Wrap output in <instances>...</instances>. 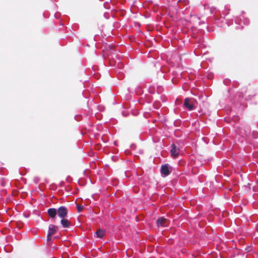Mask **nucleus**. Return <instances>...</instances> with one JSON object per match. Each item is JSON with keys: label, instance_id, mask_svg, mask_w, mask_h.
<instances>
[{"label": "nucleus", "instance_id": "nucleus-14", "mask_svg": "<svg viewBox=\"0 0 258 258\" xmlns=\"http://www.w3.org/2000/svg\"><path fill=\"white\" fill-rule=\"evenodd\" d=\"M114 62L110 61V64H113Z\"/></svg>", "mask_w": 258, "mask_h": 258}, {"label": "nucleus", "instance_id": "nucleus-11", "mask_svg": "<svg viewBox=\"0 0 258 258\" xmlns=\"http://www.w3.org/2000/svg\"><path fill=\"white\" fill-rule=\"evenodd\" d=\"M83 206H77V209L79 212H81L83 210Z\"/></svg>", "mask_w": 258, "mask_h": 258}, {"label": "nucleus", "instance_id": "nucleus-15", "mask_svg": "<svg viewBox=\"0 0 258 258\" xmlns=\"http://www.w3.org/2000/svg\"><path fill=\"white\" fill-rule=\"evenodd\" d=\"M114 63H116V61H115V62H114ZM117 64H119L120 62H117Z\"/></svg>", "mask_w": 258, "mask_h": 258}, {"label": "nucleus", "instance_id": "nucleus-9", "mask_svg": "<svg viewBox=\"0 0 258 258\" xmlns=\"http://www.w3.org/2000/svg\"><path fill=\"white\" fill-rule=\"evenodd\" d=\"M96 234L97 235V237H98L99 238H102L104 236V235L105 234V231L100 229V230H98V231H97V232H96Z\"/></svg>", "mask_w": 258, "mask_h": 258}, {"label": "nucleus", "instance_id": "nucleus-13", "mask_svg": "<svg viewBox=\"0 0 258 258\" xmlns=\"http://www.w3.org/2000/svg\"><path fill=\"white\" fill-rule=\"evenodd\" d=\"M52 235H50V236H49V234H48H48H47V240H48V241H50V240H51V239H52Z\"/></svg>", "mask_w": 258, "mask_h": 258}, {"label": "nucleus", "instance_id": "nucleus-4", "mask_svg": "<svg viewBox=\"0 0 258 258\" xmlns=\"http://www.w3.org/2000/svg\"><path fill=\"white\" fill-rule=\"evenodd\" d=\"M157 223L158 226L166 227L169 224V221L167 219L161 217L157 220Z\"/></svg>", "mask_w": 258, "mask_h": 258}, {"label": "nucleus", "instance_id": "nucleus-3", "mask_svg": "<svg viewBox=\"0 0 258 258\" xmlns=\"http://www.w3.org/2000/svg\"><path fill=\"white\" fill-rule=\"evenodd\" d=\"M68 213V210L67 207L64 206H60L57 209V214L58 216L63 219L67 217Z\"/></svg>", "mask_w": 258, "mask_h": 258}, {"label": "nucleus", "instance_id": "nucleus-8", "mask_svg": "<svg viewBox=\"0 0 258 258\" xmlns=\"http://www.w3.org/2000/svg\"><path fill=\"white\" fill-rule=\"evenodd\" d=\"M60 223L63 228H68L70 226V221L65 218L61 219Z\"/></svg>", "mask_w": 258, "mask_h": 258}, {"label": "nucleus", "instance_id": "nucleus-12", "mask_svg": "<svg viewBox=\"0 0 258 258\" xmlns=\"http://www.w3.org/2000/svg\"><path fill=\"white\" fill-rule=\"evenodd\" d=\"M229 80L228 79H226L224 81V83L226 85H228L229 83Z\"/></svg>", "mask_w": 258, "mask_h": 258}, {"label": "nucleus", "instance_id": "nucleus-2", "mask_svg": "<svg viewBox=\"0 0 258 258\" xmlns=\"http://www.w3.org/2000/svg\"><path fill=\"white\" fill-rule=\"evenodd\" d=\"M171 167L168 164L162 165L161 167L160 172L162 177H166L171 172Z\"/></svg>", "mask_w": 258, "mask_h": 258}, {"label": "nucleus", "instance_id": "nucleus-6", "mask_svg": "<svg viewBox=\"0 0 258 258\" xmlns=\"http://www.w3.org/2000/svg\"><path fill=\"white\" fill-rule=\"evenodd\" d=\"M47 214L51 219H54L57 214V209L55 208H50L47 210Z\"/></svg>", "mask_w": 258, "mask_h": 258}, {"label": "nucleus", "instance_id": "nucleus-1", "mask_svg": "<svg viewBox=\"0 0 258 258\" xmlns=\"http://www.w3.org/2000/svg\"><path fill=\"white\" fill-rule=\"evenodd\" d=\"M196 102L192 99L185 98L184 102V106L188 110L191 111L196 108Z\"/></svg>", "mask_w": 258, "mask_h": 258}, {"label": "nucleus", "instance_id": "nucleus-10", "mask_svg": "<svg viewBox=\"0 0 258 258\" xmlns=\"http://www.w3.org/2000/svg\"><path fill=\"white\" fill-rule=\"evenodd\" d=\"M153 105L155 108L158 109L160 107V104L159 102H155Z\"/></svg>", "mask_w": 258, "mask_h": 258}, {"label": "nucleus", "instance_id": "nucleus-5", "mask_svg": "<svg viewBox=\"0 0 258 258\" xmlns=\"http://www.w3.org/2000/svg\"><path fill=\"white\" fill-rule=\"evenodd\" d=\"M171 149L170 150L171 155L173 157H176L178 156L179 153V150L176 147L174 144H172L171 146Z\"/></svg>", "mask_w": 258, "mask_h": 258}, {"label": "nucleus", "instance_id": "nucleus-7", "mask_svg": "<svg viewBox=\"0 0 258 258\" xmlns=\"http://www.w3.org/2000/svg\"><path fill=\"white\" fill-rule=\"evenodd\" d=\"M57 230V226H56L54 225H52V224H50L49 226L48 231V233L49 234V236L50 235H53V234H54L56 232Z\"/></svg>", "mask_w": 258, "mask_h": 258}]
</instances>
